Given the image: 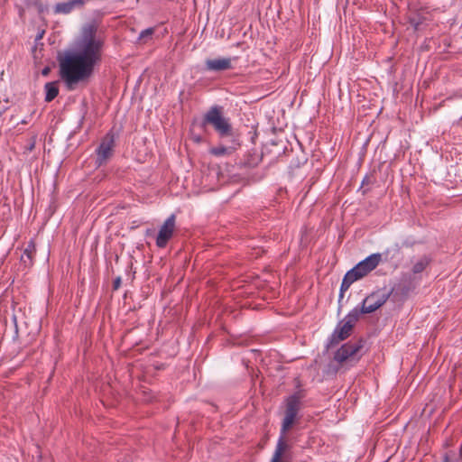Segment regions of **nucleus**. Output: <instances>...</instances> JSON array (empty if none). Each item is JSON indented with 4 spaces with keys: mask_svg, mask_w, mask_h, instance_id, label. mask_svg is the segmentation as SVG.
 <instances>
[{
    "mask_svg": "<svg viewBox=\"0 0 462 462\" xmlns=\"http://www.w3.org/2000/svg\"><path fill=\"white\" fill-rule=\"evenodd\" d=\"M102 46L103 41L97 34L96 26H83L74 47L66 51L60 61L61 79L69 90L90 77L94 66L100 60Z\"/></svg>",
    "mask_w": 462,
    "mask_h": 462,
    "instance_id": "1",
    "label": "nucleus"
},
{
    "mask_svg": "<svg viewBox=\"0 0 462 462\" xmlns=\"http://www.w3.org/2000/svg\"><path fill=\"white\" fill-rule=\"evenodd\" d=\"M299 410V400L295 396L289 398L287 402V408L285 417L283 419L282 432L279 440L276 445L275 451L273 455L271 462H290V449L291 446L285 439V432L294 423L297 412Z\"/></svg>",
    "mask_w": 462,
    "mask_h": 462,
    "instance_id": "2",
    "label": "nucleus"
},
{
    "mask_svg": "<svg viewBox=\"0 0 462 462\" xmlns=\"http://www.w3.org/2000/svg\"><path fill=\"white\" fill-rule=\"evenodd\" d=\"M381 261V254H373L349 270L343 278L339 297L342 298L344 292L347 291L355 282L364 278L374 270Z\"/></svg>",
    "mask_w": 462,
    "mask_h": 462,
    "instance_id": "3",
    "label": "nucleus"
},
{
    "mask_svg": "<svg viewBox=\"0 0 462 462\" xmlns=\"http://www.w3.org/2000/svg\"><path fill=\"white\" fill-rule=\"evenodd\" d=\"M204 124H210L221 137L232 134V127L217 107H212L204 118Z\"/></svg>",
    "mask_w": 462,
    "mask_h": 462,
    "instance_id": "4",
    "label": "nucleus"
},
{
    "mask_svg": "<svg viewBox=\"0 0 462 462\" xmlns=\"http://www.w3.org/2000/svg\"><path fill=\"white\" fill-rule=\"evenodd\" d=\"M363 344L361 341H355L342 346L335 355V360L339 364L352 365L361 356Z\"/></svg>",
    "mask_w": 462,
    "mask_h": 462,
    "instance_id": "5",
    "label": "nucleus"
},
{
    "mask_svg": "<svg viewBox=\"0 0 462 462\" xmlns=\"http://www.w3.org/2000/svg\"><path fill=\"white\" fill-rule=\"evenodd\" d=\"M390 296L391 292L386 289H381L371 293L363 300L359 314H368L375 311L386 302Z\"/></svg>",
    "mask_w": 462,
    "mask_h": 462,
    "instance_id": "6",
    "label": "nucleus"
},
{
    "mask_svg": "<svg viewBox=\"0 0 462 462\" xmlns=\"http://www.w3.org/2000/svg\"><path fill=\"white\" fill-rule=\"evenodd\" d=\"M359 319V310L354 309L345 319V320L339 324L335 332L332 335V342L337 343L346 338L355 325Z\"/></svg>",
    "mask_w": 462,
    "mask_h": 462,
    "instance_id": "7",
    "label": "nucleus"
},
{
    "mask_svg": "<svg viewBox=\"0 0 462 462\" xmlns=\"http://www.w3.org/2000/svg\"><path fill=\"white\" fill-rule=\"evenodd\" d=\"M175 228V216H170L163 225L161 226L157 238L156 245L159 247H164L168 241L171 238Z\"/></svg>",
    "mask_w": 462,
    "mask_h": 462,
    "instance_id": "8",
    "label": "nucleus"
},
{
    "mask_svg": "<svg viewBox=\"0 0 462 462\" xmlns=\"http://www.w3.org/2000/svg\"><path fill=\"white\" fill-rule=\"evenodd\" d=\"M115 144L114 135L107 134L101 141V143L97 149V162L98 165L103 164L109 159L113 152V147Z\"/></svg>",
    "mask_w": 462,
    "mask_h": 462,
    "instance_id": "9",
    "label": "nucleus"
},
{
    "mask_svg": "<svg viewBox=\"0 0 462 462\" xmlns=\"http://www.w3.org/2000/svg\"><path fill=\"white\" fill-rule=\"evenodd\" d=\"M207 69L209 70L220 71L228 69L231 67L230 59L221 58L208 60L206 61Z\"/></svg>",
    "mask_w": 462,
    "mask_h": 462,
    "instance_id": "10",
    "label": "nucleus"
},
{
    "mask_svg": "<svg viewBox=\"0 0 462 462\" xmlns=\"http://www.w3.org/2000/svg\"><path fill=\"white\" fill-rule=\"evenodd\" d=\"M412 288L411 286H406L404 283H399L389 291L394 300H402L406 299Z\"/></svg>",
    "mask_w": 462,
    "mask_h": 462,
    "instance_id": "11",
    "label": "nucleus"
},
{
    "mask_svg": "<svg viewBox=\"0 0 462 462\" xmlns=\"http://www.w3.org/2000/svg\"><path fill=\"white\" fill-rule=\"evenodd\" d=\"M238 145L239 143H237L236 141H233V144L231 146L219 145L210 149V152L216 156L228 155L231 154Z\"/></svg>",
    "mask_w": 462,
    "mask_h": 462,
    "instance_id": "12",
    "label": "nucleus"
},
{
    "mask_svg": "<svg viewBox=\"0 0 462 462\" xmlns=\"http://www.w3.org/2000/svg\"><path fill=\"white\" fill-rule=\"evenodd\" d=\"M46 97L45 100L47 102H51L59 94V88L57 87L56 82H49L45 85Z\"/></svg>",
    "mask_w": 462,
    "mask_h": 462,
    "instance_id": "13",
    "label": "nucleus"
},
{
    "mask_svg": "<svg viewBox=\"0 0 462 462\" xmlns=\"http://www.w3.org/2000/svg\"><path fill=\"white\" fill-rule=\"evenodd\" d=\"M35 251V245L32 241H30L27 247L24 249L23 254L21 256V260L24 263V264H30L32 261V254Z\"/></svg>",
    "mask_w": 462,
    "mask_h": 462,
    "instance_id": "14",
    "label": "nucleus"
},
{
    "mask_svg": "<svg viewBox=\"0 0 462 462\" xmlns=\"http://www.w3.org/2000/svg\"><path fill=\"white\" fill-rule=\"evenodd\" d=\"M428 263H429V261L427 258H425V257L420 258L413 264L412 273L415 274L421 273L426 268Z\"/></svg>",
    "mask_w": 462,
    "mask_h": 462,
    "instance_id": "15",
    "label": "nucleus"
},
{
    "mask_svg": "<svg viewBox=\"0 0 462 462\" xmlns=\"http://www.w3.org/2000/svg\"><path fill=\"white\" fill-rule=\"evenodd\" d=\"M76 4H77V2L60 4L57 5L56 9L60 13L68 14L73 9V7Z\"/></svg>",
    "mask_w": 462,
    "mask_h": 462,
    "instance_id": "16",
    "label": "nucleus"
},
{
    "mask_svg": "<svg viewBox=\"0 0 462 462\" xmlns=\"http://www.w3.org/2000/svg\"><path fill=\"white\" fill-rule=\"evenodd\" d=\"M152 32H153V29H152V28L146 29L140 33V39L142 40L148 36H151L152 34Z\"/></svg>",
    "mask_w": 462,
    "mask_h": 462,
    "instance_id": "17",
    "label": "nucleus"
},
{
    "mask_svg": "<svg viewBox=\"0 0 462 462\" xmlns=\"http://www.w3.org/2000/svg\"><path fill=\"white\" fill-rule=\"evenodd\" d=\"M119 283H120V279H117V280L115 282V288H116V289L119 286Z\"/></svg>",
    "mask_w": 462,
    "mask_h": 462,
    "instance_id": "18",
    "label": "nucleus"
},
{
    "mask_svg": "<svg viewBox=\"0 0 462 462\" xmlns=\"http://www.w3.org/2000/svg\"><path fill=\"white\" fill-rule=\"evenodd\" d=\"M412 24H413L414 29H417L418 25H419V23H412Z\"/></svg>",
    "mask_w": 462,
    "mask_h": 462,
    "instance_id": "19",
    "label": "nucleus"
},
{
    "mask_svg": "<svg viewBox=\"0 0 462 462\" xmlns=\"http://www.w3.org/2000/svg\"><path fill=\"white\" fill-rule=\"evenodd\" d=\"M43 74H44V75H47V74H48V69H45L43 70Z\"/></svg>",
    "mask_w": 462,
    "mask_h": 462,
    "instance_id": "20",
    "label": "nucleus"
},
{
    "mask_svg": "<svg viewBox=\"0 0 462 462\" xmlns=\"http://www.w3.org/2000/svg\"><path fill=\"white\" fill-rule=\"evenodd\" d=\"M196 141H197V142H199V141H200V138H199V137H196Z\"/></svg>",
    "mask_w": 462,
    "mask_h": 462,
    "instance_id": "21",
    "label": "nucleus"
}]
</instances>
